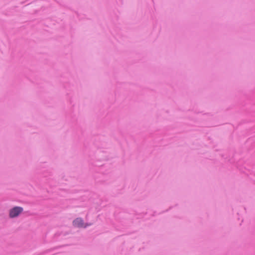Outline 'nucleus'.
<instances>
[{
  "label": "nucleus",
  "instance_id": "nucleus-1",
  "mask_svg": "<svg viewBox=\"0 0 255 255\" xmlns=\"http://www.w3.org/2000/svg\"><path fill=\"white\" fill-rule=\"evenodd\" d=\"M23 209L20 207H15L10 210L9 212V216L11 218H14L19 215L22 212Z\"/></svg>",
  "mask_w": 255,
  "mask_h": 255
},
{
  "label": "nucleus",
  "instance_id": "nucleus-2",
  "mask_svg": "<svg viewBox=\"0 0 255 255\" xmlns=\"http://www.w3.org/2000/svg\"><path fill=\"white\" fill-rule=\"evenodd\" d=\"M73 226L78 228H86L88 225L84 223V221L80 218H77L73 222Z\"/></svg>",
  "mask_w": 255,
  "mask_h": 255
}]
</instances>
